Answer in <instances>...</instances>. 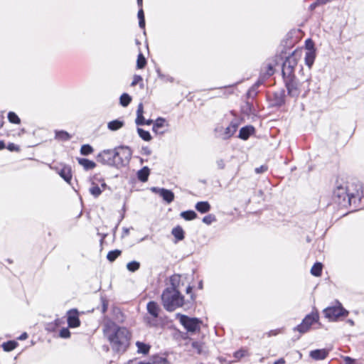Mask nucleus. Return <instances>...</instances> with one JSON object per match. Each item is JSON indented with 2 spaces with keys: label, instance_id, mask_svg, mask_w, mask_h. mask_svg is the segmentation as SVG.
<instances>
[{
  "label": "nucleus",
  "instance_id": "f257e3e1",
  "mask_svg": "<svg viewBox=\"0 0 364 364\" xmlns=\"http://www.w3.org/2000/svg\"><path fill=\"white\" fill-rule=\"evenodd\" d=\"M103 332L114 351L123 353L127 350L131 338V333L127 328L119 326L110 319L105 318Z\"/></svg>",
  "mask_w": 364,
  "mask_h": 364
},
{
  "label": "nucleus",
  "instance_id": "f03ea898",
  "mask_svg": "<svg viewBox=\"0 0 364 364\" xmlns=\"http://www.w3.org/2000/svg\"><path fill=\"white\" fill-rule=\"evenodd\" d=\"M360 192V187L354 183L337 181L333 191L334 200L341 206L347 207L351 204V200Z\"/></svg>",
  "mask_w": 364,
  "mask_h": 364
},
{
  "label": "nucleus",
  "instance_id": "7ed1b4c3",
  "mask_svg": "<svg viewBox=\"0 0 364 364\" xmlns=\"http://www.w3.org/2000/svg\"><path fill=\"white\" fill-rule=\"evenodd\" d=\"M179 281V276L174 275L171 278V287L164 289L161 295V300L165 309L173 311L183 304V296L176 289V284Z\"/></svg>",
  "mask_w": 364,
  "mask_h": 364
},
{
  "label": "nucleus",
  "instance_id": "20e7f679",
  "mask_svg": "<svg viewBox=\"0 0 364 364\" xmlns=\"http://www.w3.org/2000/svg\"><path fill=\"white\" fill-rule=\"evenodd\" d=\"M311 77L309 76L302 81L296 80L294 77L286 78L285 85L288 95L292 97L297 98L300 95L306 97L310 91Z\"/></svg>",
  "mask_w": 364,
  "mask_h": 364
},
{
  "label": "nucleus",
  "instance_id": "39448f33",
  "mask_svg": "<svg viewBox=\"0 0 364 364\" xmlns=\"http://www.w3.org/2000/svg\"><path fill=\"white\" fill-rule=\"evenodd\" d=\"M115 166L122 167L127 166L132 157V151L128 146H119L114 149Z\"/></svg>",
  "mask_w": 364,
  "mask_h": 364
},
{
  "label": "nucleus",
  "instance_id": "423d86ee",
  "mask_svg": "<svg viewBox=\"0 0 364 364\" xmlns=\"http://www.w3.org/2000/svg\"><path fill=\"white\" fill-rule=\"evenodd\" d=\"M324 316L330 321H337L341 317H346L348 315V311L346 310L338 301L335 306L326 308L323 310Z\"/></svg>",
  "mask_w": 364,
  "mask_h": 364
},
{
  "label": "nucleus",
  "instance_id": "0eeeda50",
  "mask_svg": "<svg viewBox=\"0 0 364 364\" xmlns=\"http://www.w3.org/2000/svg\"><path fill=\"white\" fill-rule=\"evenodd\" d=\"M318 319L319 316L318 313L312 312L311 314L306 315L302 322L297 326L294 327L293 330L294 331H297L300 333H305L310 330L311 326L313 324L318 321Z\"/></svg>",
  "mask_w": 364,
  "mask_h": 364
},
{
  "label": "nucleus",
  "instance_id": "6e6552de",
  "mask_svg": "<svg viewBox=\"0 0 364 364\" xmlns=\"http://www.w3.org/2000/svg\"><path fill=\"white\" fill-rule=\"evenodd\" d=\"M176 318L188 331L195 332L200 329V321L196 318H190L181 314H177Z\"/></svg>",
  "mask_w": 364,
  "mask_h": 364
},
{
  "label": "nucleus",
  "instance_id": "1a4fd4ad",
  "mask_svg": "<svg viewBox=\"0 0 364 364\" xmlns=\"http://www.w3.org/2000/svg\"><path fill=\"white\" fill-rule=\"evenodd\" d=\"M297 63V58L294 54L286 58L282 66V75L284 80L294 77V71Z\"/></svg>",
  "mask_w": 364,
  "mask_h": 364
},
{
  "label": "nucleus",
  "instance_id": "9d476101",
  "mask_svg": "<svg viewBox=\"0 0 364 364\" xmlns=\"http://www.w3.org/2000/svg\"><path fill=\"white\" fill-rule=\"evenodd\" d=\"M50 168L56 171L60 176L65 180L68 183H70L72 179V171L71 167L64 164H60L58 165L52 166Z\"/></svg>",
  "mask_w": 364,
  "mask_h": 364
},
{
  "label": "nucleus",
  "instance_id": "9b49d317",
  "mask_svg": "<svg viewBox=\"0 0 364 364\" xmlns=\"http://www.w3.org/2000/svg\"><path fill=\"white\" fill-rule=\"evenodd\" d=\"M114 149L104 150L97 156L99 161L109 166H115Z\"/></svg>",
  "mask_w": 364,
  "mask_h": 364
},
{
  "label": "nucleus",
  "instance_id": "f8f14e48",
  "mask_svg": "<svg viewBox=\"0 0 364 364\" xmlns=\"http://www.w3.org/2000/svg\"><path fill=\"white\" fill-rule=\"evenodd\" d=\"M151 191L162 197L167 203H171L174 200V194L170 190L163 188L152 187L151 188Z\"/></svg>",
  "mask_w": 364,
  "mask_h": 364
},
{
  "label": "nucleus",
  "instance_id": "ddd939ff",
  "mask_svg": "<svg viewBox=\"0 0 364 364\" xmlns=\"http://www.w3.org/2000/svg\"><path fill=\"white\" fill-rule=\"evenodd\" d=\"M68 323L70 328H76L80 325L78 312L76 309H71L68 312Z\"/></svg>",
  "mask_w": 364,
  "mask_h": 364
},
{
  "label": "nucleus",
  "instance_id": "4468645a",
  "mask_svg": "<svg viewBox=\"0 0 364 364\" xmlns=\"http://www.w3.org/2000/svg\"><path fill=\"white\" fill-rule=\"evenodd\" d=\"M106 186L107 185L105 182H102L100 186L95 182H92L89 191L95 198H97L105 189Z\"/></svg>",
  "mask_w": 364,
  "mask_h": 364
},
{
  "label": "nucleus",
  "instance_id": "2eb2a0df",
  "mask_svg": "<svg viewBox=\"0 0 364 364\" xmlns=\"http://www.w3.org/2000/svg\"><path fill=\"white\" fill-rule=\"evenodd\" d=\"M328 352L329 350L326 349H317L311 350L309 355L314 360H319L325 359L327 357Z\"/></svg>",
  "mask_w": 364,
  "mask_h": 364
},
{
  "label": "nucleus",
  "instance_id": "dca6fc26",
  "mask_svg": "<svg viewBox=\"0 0 364 364\" xmlns=\"http://www.w3.org/2000/svg\"><path fill=\"white\" fill-rule=\"evenodd\" d=\"M171 234L175 238L174 243L183 240L185 237V232L180 225L174 227L171 230Z\"/></svg>",
  "mask_w": 364,
  "mask_h": 364
},
{
  "label": "nucleus",
  "instance_id": "f3484780",
  "mask_svg": "<svg viewBox=\"0 0 364 364\" xmlns=\"http://www.w3.org/2000/svg\"><path fill=\"white\" fill-rule=\"evenodd\" d=\"M147 311L154 318H157L159 316L160 308L157 303L154 301H149L147 304Z\"/></svg>",
  "mask_w": 364,
  "mask_h": 364
},
{
  "label": "nucleus",
  "instance_id": "a211bd4d",
  "mask_svg": "<svg viewBox=\"0 0 364 364\" xmlns=\"http://www.w3.org/2000/svg\"><path fill=\"white\" fill-rule=\"evenodd\" d=\"M144 107L142 103L138 105L136 110V118L135 122L137 125H143L145 124V119L143 116Z\"/></svg>",
  "mask_w": 364,
  "mask_h": 364
},
{
  "label": "nucleus",
  "instance_id": "6ab92c4d",
  "mask_svg": "<svg viewBox=\"0 0 364 364\" xmlns=\"http://www.w3.org/2000/svg\"><path fill=\"white\" fill-rule=\"evenodd\" d=\"M124 125V122L121 119L112 120L107 123V128L111 131H117Z\"/></svg>",
  "mask_w": 364,
  "mask_h": 364
},
{
  "label": "nucleus",
  "instance_id": "aec40b11",
  "mask_svg": "<svg viewBox=\"0 0 364 364\" xmlns=\"http://www.w3.org/2000/svg\"><path fill=\"white\" fill-rule=\"evenodd\" d=\"M316 58V52L315 50H309L306 51L305 54V63L309 67L310 70L314 63Z\"/></svg>",
  "mask_w": 364,
  "mask_h": 364
},
{
  "label": "nucleus",
  "instance_id": "412c9836",
  "mask_svg": "<svg viewBox=\"0 0 364 364\" xmlns=\"http://www.w3.org/2000/svg\"><path fill=\"white\" fill-rule=\"evenodd\" d=\"M237 128V127L235 124H230L225 128V132L222 135V138L225 139L230 138L235 133Z\"/></svg>",
  "mask_w": 364,
  "mask_h": 364
},
{
  "label": "nucleus",
  "instance_id": "4be33fe9",
  "mask_svg": "<svg viewBox=\"0 0 364 364\" xmlns=\"http://www.w3.org/2000/svg\"><path fill=\"white\" fill-rule=\"evenodd\" d=\"M195 208L200 213H205L210 210V205L207 201H200L196 204Z\"/></svg>",
  "mask_w": 364,
  "mask_h": 364
},
{
  "label": "nucleus",
  "instance_id": "5701e85b",
  "mask_svg": "<svg viewBox=\"0 0 364 364\" xmlns=\"http://www.w3.org/2000/svg\"><path fill=\"white\" fill-rule=\"evenodd\" d=\"M77 161L86 171L93 169L96 164L87 159H78Z\"/></svg>",
  "mask_w": 364,
  "mask_h": 364
},
{
  "label": "nucleus",
  "instance_id": "b1692460",
  "mask_svg": "<svg viewBox=\"0 0 364 364\" xmlns=\"http://www.w3.org/2000/svg\"><path fill=\"white\" fill-rule=\"evenodd\" d=\"M254 128L251 126L242 127L240 130L239 137L242 139L246 140L249 138L250 134L253 132Z\"/></svg>",
  "mask_w": 364,
  "mask_h": 364
},
{
  "label": "nucleus",
  "instance_id": "393cba45",
  "mask_svg": "<svg viewBox=\"0 0 364 364\" xmlns=\"http://www.w3.org/2000/svg\"><path fill=\"white\" fill-rule=\"evenodd\" d=\"M149 173L150 172L148 167L145 166L142 168L137 173L139 180L141 181V182H146L148 180Z\"/></svg>",
  "mask_w": 364,
  "mask_h": 364
},
{
  "label": "nucleus",
  "instance_id": "a878e982",
  "mask_svg": "<svg viewBox=\"0 0 364 364\" xmlns=\"http://www.w3.org/2000/svg\"><path fill=\"white\" fill-rule=\"evenodd\" d=\"M136 346L137 347V353H142L144 355L148 354L151 348L149 345L140 341H137L136 343Z\"/></svg>",
  "mask_w": 364,
  "mask_h": 364
},
{
  "label": "nucleus",
  "instance_id": "bb28decb",
  "mask_svg": "<svg viewBox=\"0 0 364 364\" xmlns=\"http://www.w3.org/2000/svg\"><path fill=\"white\" fill-rule=\"evenodd\" d=\"M166 124V120L164 118H158L154 123L153 131L156 133H162L159 129Z\"/></svg>",
  "mask_w": 364,
  "mask_h": 364
},
{
  "label": "nucleus",
  "instance_id": "cd10ccee",
  "mask_svg": "<svg viewBox=\"0 0 364 364\" xmlns=\"http://www.w3.org/2000/svg\"><path fill=\"white\" fill-rule=\"evenodd\" d=\"M71 136L65 131H55V139L59 141H68Z\"/></svg>",
  "mask_w": 364,
  "mask_h": 364
},
{
  "label": "nucleus",
  "instance_id": "c85d7f7f",
  "mask_svg": "<svg viewBox=\"0 0 364 364\" xmlns=\"http://www.w3.org/2000/svg\"><path fill=\"white\" fill-rule=\"evenodd\" d=\"M18 346V343L15 341H9L2 344L4 350L9 352L13 350Z\"/></svg>",
  "mask_w": 364,
  "mask_h": 364
},
{
  "label": "nucleus",
  "instance_id": "c756f323",
  "mask_svg": "<svg viewBox=\"0 0 364 364\" xmlns=\"http://www.w3.org/2000/svg\"><path fill=\"white\" fill-rule=\"evenodd\" d=\"M180 215L186 220H192L197 217V214L193 210L181 212Z\"/></svg>",
  "mask_w": 364,
  "mask_h": 364
},
{
  "label": "nucleus",
  "instance_id": "7c9ffc66",
  "mask_svg": "<svg viewBox=\"0 0 364 364\" xmlns=\"http://www.w3.org/2000/svg\"><path fill=\"white\" fill-rule=\"evenodd\" d=\"M149 364H169V363L166 358L156 355L150 359Z\"/></svg>",
  "mask_w": 364,
  "mask_h": 364
},
{
  "label": "nucleus",
  "instance_id": "2f4dec72",
  "mask_svg": "<svg viewBox=\"0 0 364 364\" xmlns=\"http://www.w3.org/2000/svg\"><path fill=\"white\" fill-rule=\"evenodd\" d=\"M322 272V264L320 262H316L311 267V273L314 276L319 277Z\"/></svg>",
  "mask_w": 364,
  "mask_h": 364
},
{
  "label": "nucleus",
  "instance_id": "473e14b6",
  "mask_svg": "<svg viewBox=\"0 0 364 364\" xmlns=\"http://www.w3.org/2000/svg\"><path fill=\"white\" fill-rule=\"evenodd\" d=\"M132 101V97L127 93H123L119 97V102L122 107H127Z\"/></svg>",
  "mask_w": 364,
  "mask_h": 364
},
{
  "label": "nucleus",
  "instance_id": "72a5a7b5",
  "mask_svg": "<svg viewBox=\"0 0 364 364\" xmlns=\"http://www.w3.org/2000/svg\"><path fill=\"white\" fill-rule=\"evenodd\" d=\"M137 132L139 136L144 141H149L151 139V136L148 131L141 128H137Z\"/></svg>",
  "mask_w": 364,
  "mask_h": 364
},
{
  "label": "nucleus",
  "instance_id": "f704fd0d",
  "mask_svg": "<svg viewBox=\"0 0 364 364\" xmlns=\"http://www.w3.org/2000/svg\"><path fill=\"white\" fill-rule=\"evenodd\" d=\"M146 60L142 53H139L137 57L136 67L138 69H142L145 67Z\"/></svg>",
  "mask_w": 364,
  "mask_h": 364
},
{
  "label": "nucleus",
  "instance_id": "c9c22d12",
  "mask_svg": "<svg viewBox=\"0 0 364 364\" xmlns=\"http://www.w3.org/2000/svg\"><path fill=\"white\" fill-rule=\"evenodd\" d=\"M140 267V263L136 261H132L127 264V268L129 272H134Z\"/></svg>",
  "mask_w": 364,
  "mask_h": 364
},
{
  "label": "nucleus",
  "instance_id": "e433bc0d",
  "mask_svg": "<svg viewBox=\"0 0 364 364\" xmlns=\"http://www.w3.org/2000/svg\"><path fill=\"white\" fill-rule=\"evenodd\" d=\"M121 255V251L118 250H112L108 252L107 258L109 261H114Z\"/></svg>",
  "mask_w": 364,
  "mask_h": 364
},
{
  "label": "nucleus",
  "instance_id": "4c0bfd02",
  "mask_svg": "<svg viewBox=\"0 0 364 364\" xmlns=\"http://www.w3.org/2000/svg\"><path fill=\"white\" fill-rule=\"evenodd\" d=\"M138 18H139V25L141 28H144L145 27V19L143 9L141 8L138 11Z\"/></svg>",
  "mask_w": 364,
  "mask_h": 364
},
{
  "label": "nucleus",
  "instance_id": "58836bf2",
  "mask_svg": "<svg viewBox=\"0 0 364 364\" xmlns=\"http://www.w3.org/2000/svg\"><path fill=\"white\" fill-rule=\"evenodd\" d=\"M93 151V149L91 146L88 144H85L81 146L80 153L82 155L87 156L90 154Z\"/></svg>",
  "mask_w": 364,
  "mask_h": 364
},
{
  "label": "nucleus",
  "instance_id": "ea45409f",
  "mask_svg": "<svg viewBox=\"0 0 364 364\" xmlns=\"http://www.w3.org/2000/svg\"><path fill=\"white\" fill-rule=\"evenodd\" d=\"M8 119L10 122L14 124H19L20 119L19 117L13 112H10L8 114Z\"/></svg>",
  "mask_w": 364,
  "mask_h": 364
},
{
  "label": "nucleus",
  "instance_id": "a19ab883",
  "mask_svg": "<svg viewBox=\"0 0 364 364\" xmlns=\"http://www.w3.org/2000/svg\"><path fill=\"white\" fill-rule=\"evenodd\" d=\"M274 66V64H273L272 63H269L265 65V69H266V73L264 74L265 76L269 77L273 75Z\"/></svg>",
  "mask_w": 364,
  "mask_h": 364
},
{
  "label": "nucleus",
  "instance_id": "79ce46f5",
  "mask_svg": "<svg viewBox=\"0 0 364 364\" xmlns=\"http://www.w3.org/2000/svg\"><path fill=\"white\" fill-rule=\"evenodd\" d=\"M142 77L140 75H135L133 77V80L131 83V86L134 87L139 83H141V87H144V85L142 83Z\"/></svg>",
  "mask_w": 364,
  "mask_h": 364
},
{
  "label": "nucleus",
  "instance_id": "37998d69",
  "mask_svg": "<svg viewBox=\"0 0 364 364\" xmlns=\"http://www.w3.org/2000/svg\"><path fill=\"white\" fill-rule=\"evenodd\" d=\"M215 221V217L213 215H208L203 218V222L207 225H210Z\"/></svg>",
  "mask_w": 364,
  "mask_h": 364
},
{
  "label": "nucleus",
  "instance_id": "c03bdc74",
  "mask_svg": "<svg viewBox=\"0 0 364 364\" xmlns=\"http://www.w3.org/2000/svg\"><path fill=\"white\" fill-rule=\"evenodd\" d=\"M101 304H102V313L105 314L108 309V301L106 298L102 296L101 297Z\"/></svg>",
  "mask_w": 364,
  "mask_h": 364
},
{
  "label": "nucleus",
  "instance_id": "a18cd8bd",
  "mask_svg": "<svg viewBox=\"0 0 364 364\" xmlns=\"http://www.w3.org/2000/svg\"><path fill=\"white\" fill-rule=\"evenodd\" d=\"M60 336L63 338H68L70 336V332L68 328H63L60 331Z\"/></svg>",
  "mask_w": 364,
  "mask_h": 364
},
{
  "label": "nucleus",
  "instance_id": "49530a36",
  "mask_svg": "<svg viewBox=\"0 0 364 364\" xmlns=\"http://www.w3.org/2000/svg\"><path fill=\"white\" fill-rule=\"evenodd\" d=\"M330 0H317L316 2L313 3L310 6V9L311 10L314 9L317 6L325 4L328 3Z\"/></svg>",
  "mask_w": 364,
  "mask_h": 364
},
{
  "label": "nucleus",
  "instance_id": "de8ad7c7",
  "mask_svg": "<svg viewBox=\"0 0 364 364\" xmlns=\"http://www.w3.org/2000/svg\"><path fill=\"white\" fill-rule=\"evenodd\" d=\"M247 355V350H240L235 353L234 357L237 359H240Z\"/></svg>",
  "mask_w": 364,
  "mask_h": 364
},
{
  "label": "nucleus",
  "instance_id": "09e8293b",
  "mask_svg": "<svg viewBox=\"0 0 364 364\" xmlns=\"http://www.w3.org/2000/svg\"><path fill=\"white\" fill-rule=\"evenodd\" d=\"M314 47V43H313V41L311 39H308V40L306 41V51L315 50Z\"/></svg>",
  "mask_w": 364,
  "mask_h": 364
},
{
  "label": "nucleus",
  "instance_id": "8fccbe9b",
  "mask_svg": "<svg viewBox=\"0 0 364 364\" xmlns=\"http://www.w3.org/2000/svg\"><path fill=\"white\" fill-rule=\"evenodd\" d=\"M268 167L266 165H262L259 167H257L255 169L256 173H262L267 171Z\"/></svg>",
  "mask_w": 364,
  "mask_h": 364
},
{
  "label": "nucleus",
  "instance_id": "3c124183",
  "mask_svg": "<svg viewBox=\"0 0 364 364\" xmlns=\"http://www.w3.org/2000/svg\"><path fill=\"white\" fill-rule=\"evenodd\" d=\"M344 364H356V360L348 356L343 357Z\"/></svg>",
  "mask_w": 364,
  "mask_h": 364
},
{
  "label": "nucleus",
  "instance_id": "603ef678",
  "mask_svg": "<svg viewBox=\"0 0 364 364\" xmlns=\"http://www.w3.org/2000/svg\"><path fill=\"white\" fill-rule=\"evenodd\" d=\"M282 332V328H277V329H274V330H271L268 333V336H277V334L281 333Z\"/></svg>",
  "mask_w": 364,
  "mask_h": 364
},
{
  "label": "nucleus",
  "instance_id": "864d4df0",
  "mask_svg": "<svg viewBox=\"0 0 364 364\" xmlns=\"http://www.w3.org/2000/svg\"><path fill=\"white\" fill-rule=\"evenodd\" d=\"M192 346L195 348L198 353H201V345L198 342H193Z\"/></svg>",
  "mask_w": 364,
  "mask_h": 364
},
{
  "label": "nucleus",
  "instance_id": "5fc2aeb1",
  "mask_svg": "<svg viewBox=\"0 0 364 364\" xmlns=\"http://www.w3.org/2000/svg\"><path fill=\"white\" fill-rule=\"evenodd\" d=\"M217 165L219 168L223 169L225 167V162L223 160L220 159L217 161Z\"/></svg>",
  "mask_w": 364,
  "mask_h": 364
},
{
  "label": "nucleus",
  "instance_id": "6e6d98bb",
  "mask_svg": "<svg viewBox=\"0 0 364 364\" xmlns=\"http://www.w3.org/2000/svg\"><path fill=\"white\" fill-rule=\"evenodd\" d=\"M122 231V237H126L129 234V228H124Z\"/></svg>",
  "mask_w": 364,
  "mask_h": 364
},
{
  "label": "nucleus",
  "instance_id": "4d7b16f0",
  "mask_svg": "<svg viewBox=\"0 0 364 364\" xmlns=\"http://www.w3.org/2000/svg\"><path fill=\"white\" fill-rule=\"evenodd\" d=\"M27 338H28V334L26 333H23L18 337V339L21 341H23V340H26Z\"/></svg>",
  "mask_w": 364,
  "mask_h": 364
},
{
  "label": "nucleus",
  "instance_id": "13d9d810",
  "mask_svg": "<svg viewBox=\"0 0 364 364\" xmlns=\"http://www.w3.org/2000/svg\"><path fill=\"white\" fill-rule=\"evenodd\" d=\"M274 364H285V360L283 358H280L276 360Z\"/></svg>",
  "mask_w": 364,
  "mask_h": 364
},
{
  "label": "nucleus",
  "instance_id": "bf43d9fd",
  "mask_svg": "<svg viewBox=\"0 0 364 364\" xmlns=\"http://www.w3.org/2000/svg\"><path fill=\"white\" fill-rule=\"evenodd\" d=\"M127 364H140V363H139V360H137L136 359H134V360H131L128 361Z\"/></svg>",
  "mask_w": 364,
  "mask_h": 364
},
{
  "label": "nucleus",
  "instance_id": "052dcab7",
  "mask_svg": "<svg viewBox=\"0 0 364 364\" xmlns=\"http://www.w3.org/2000/svg\"><path fill=\"white\" fill-rule=\"evenodd\" d=\"M153 123V121L151 119L145 120V124L146 125H150Z\"/></svg>",
  "mask_w": 364,
  "mask_h": 364
},
{
  "label": "nucleus",
  "instance_id": "680f3d73",
  "mask_svg": "<svg viewBox=\"0 0 364 364\" xmlns=\"http://www.w3.org/2000/svg\"><path fill=\"white\" fill-rule=\"evenodd\" d=\"M5 144L2 141H0V150L4 149Z\"/></svg>",
  "mask_w": 364,
  "mask_h": 364
},
{
  "label": "nucleus",
  "instance_id": "e2e57ef3",
  "mask_svg": "<svg viewBox=\"0 0 364 364\" xmlns=\"http://www.w3.org/2000/svg\"><path fill=\"white\" fill-rule=\"evenodd\" d=\"M347 322L350 325V326H353L354 325V321L351 319H348L347 321Z\"/></svg>",
  "mask_w": 364,
  "mask_h": 364
},
{
  "label": "nucleus",
  "instance_id": "0e129e2a",
  "mask_svg": "<svg viewBox=\"0 0 364 364\" xmlns=\"http://www.w3.org/2000/svg\"><path fill=\"white\" fill-rule=\"evenodd\" d=\"M9 149H10V151H15L14 150V144L9 145Z\"/></svg>",
  "mask_w": 364,
  "mask_h": 364
},
{
  "label": "nucleus",
  "instance_id": "69168bd1",
  "mask_svg": "<svg viewBox=\"0 0 364 364\" xmlns=\"http://www.w3.org/2000/svg\"><path fill=\"white\" fill-rule=\"evenodd\" d=\"M192 290V288L191 287H188L187 289H186V292L188 294L189 292H191Z\"/></svg>",
  "mask_w": 364,
  "mask_h": 364
},
{
  "label": "nucleus",
  "instance_id": "338daca9",
  "mask_svg": "<svg viewBox=\"0 0 364 364\" xmlns=\"http://www.w3.org/2000/svg\"><path fill=\"white\" fill-rule=\"evenodd\" d=\"M137 4L139 6H141L142 5V0H137Z\"/></svg>",
  "mask_w": 364,
  "mask_h": 364
},
{
  "label": "nucleus",
  "instance_id": "774afa93",
  "mask_svg": "<svg viewBox=\"0 0 364 364\" xmlns=\"http://www.w3.org/2000/svg\"><path fill=\"white\" fill-rule=\"evenodd\" d=\"M144 151H145V153H146V154H150V153H151V151H150V150H149V149H145Z\"/></svg>",
  "mask_w": 364,
  "mask_h": 364
}]
</instances>
